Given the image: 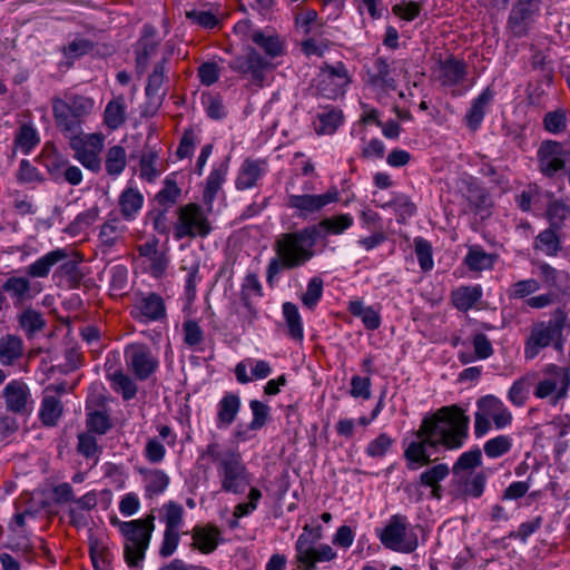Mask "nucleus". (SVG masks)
<instances>
[{"instance_id": "obj_25", "label": "nucleus", "mask_w": 570, "mask_h": 570, "mask_svg": "<svg viewBox=\"0 0 570 570\" xmlns=\"http://www.w3.org/2000/svg\"><path fill=\"white\" fill-rule=\"evenodd\" d=\"M68 256L69 255L65 248H56L28 265L26 273L32 278H45L50 274V271L55 265L67 259Z\"/></svg>"}, {"instance_id": "obj_5", "label": "nucleus", "mask_w": 570, "mask_h": 570, "mask_svg": "<svg viewBox=\"0 0 570 570\" xmlns=\"http://www.w3.org/2000/svg\"><path fill=\"white\" fill-rule=\"evenodd\" d=\"M474 414V434L482 438L491 430V421L495 429L502 430L512 423V414L504 403L494 395H485L476 401Z\"/></svg>"}, {"instance_id": "obj_61", "label": "nucleus", "mask_w": 570, "mask_h": 570, "mask_svg": "<svg viewBox=\"0 0 570 570\" xmlns=\"http://www.w3.org/2000/svg\"><path fill=\"white\" fill-rule=\"evenodd\" d=\"M166 530H178L183 522L184 508L181 504L169 501L163 507Z\"/></svg>"}, {"instance_id": "obj_30", "label": "nucleus", "mask_w": 570, "mask_h": 570, "mask_svg": "<svg viewBox=\"0 0 570 570\" xmlns=\"http://www.w3.org/2000/svg\"><path fill=\"white\" fill-rule=\"evenodd\" d=\"M249 38L272 59L284 55V42L275 33H265L262 30H254Z\"/></svg>"}, {"instance_id": "obj_53", "label": "nucleus", "mask_w": 570, "mask_h": 570, "mask_svg": "<svg viewBox=\"0 0 570 570\" xmlns=\"http://www.w3.org/2000/svg\"><path fill=\"white\" fill-rule=\"evenodd\" d=\"M511 448L512 439L503 434L488 440L483 445L484 453L490 459H497L507 454Z\"/></svg>"}, {"instance_id": "obj_32", "label": "nucleus", "mask_w": 570, "mask_h": 570, "mask_svg": "<svg viewBox=\"0 0 570 570\" xmlns=\"http://www.w3.org/2000/svg\"><path fill=\"white\" fill-rule=\"evenodd\" d=\"M23 355V341L21 337L7 334L0 337V362L3 365H12Z\"/></svg>"}, {"instance_id": "obj_47", "label": "nucleus", "mask_w": 570, "mask_h": 570, "mask_svg": "<svg viewBox=\"0 0 570 570\" xmlns=\"http://www.w3.org/2000/svg\"><path fill=\"white\" fill-rule=\"evenodd\" d=\"M228 171L227 160L222 163L218 167L214 168L206 181V187L204 190V200L206 203L212 202L217 195L218 190L222 187V184L225 180L226 174Z\"/></svg>"}, {"instance_id": "obj_36", "label": "nucleus", "mask_w": 570, "mask_h": 570, "mask_svg": "<svg viewBox=\"0 0 570 570\" xmlns=\"http://www.w3.org/2000/svg\"><path fill=\"white\" fill-rule=\"evenodd\" d=\"M145 481L146 495L153 498L163 493L169 485L170 479L163 470H141Z\"/></svg>"}, {"instance_id": "obj_62", "label": "nucleus", "mask_w": 570, "mask_h": 570, "mask_svg": "<svg viewBox=\"0 0 570 570\" xmlns=\"http://www.w3.org/2000/svg\"><path fill=\"white\" fill-rule=\"evenodd\" d=\"M544 129L558 135L567 129V112L564 109L549 111L543 117Z\"/></svg>"}, {"instance_id": "obj_57", "label": "nucleus", "mask_w": 570, "mask_h": 570, "mask_svg": "<svg viewBox=\"0 0 570 570\" xmlns=\"http://www.w3.org/2000/svg\"><path fill=\"white\" fill-rule=\"evenodd\" d=\"M202 102L205 107L206 114L210 119L220 120L226 117V108L220 95L207 94L203 95Z\"/></svg>"}, {"instance_id": "obj_52", "label": "nucleus", "mask_w": 570, "mask_h": 570, "mask_svg": "<svg viewBox=\"0 0 570 570\" xmlns=\"http://www.w3.org/2000/svg\"><path fill=\"white\" fill-rule=\"evenodd\" d=\"M344 87V85L335 81L332 76L321 69V72L317 76L316 89L323 97L335 99L337 96L343 94Z\"/></svg>"}, {"instance_id": "obj_23", "label": "nucleus", "mask_w": 570, "mask_h": 570, "mask_svg": "<svg viewBox=\"0 0 570 570\" xmlns=\"http://www.w3.org/2000/svg\"><path fill=\"white\" fill-rule=\"evenodd\" d=\"M220 535V530L214 524L196 525L191 531V548L204 554H209L217 549Z\"/></svg>"}, {"instance_id": "obj_63", "label": "nucleus", "mask_w": 570, "mask_h": 570, "mask_svg": "<svg viewBox=\"0 0 570 570\" xmlns=\"http://www.w3.org/2000/svg\"><path fill=\"white\" fill-rule=\"evenodd\" d=\"M382 207H392L399 216V223H404L407 217L413 216L416 212V206L406 196H399L383 204Z\"/></svg>"}, {"instance_id": "obj_29", "label": "nucleus", "mask_w": 570, "mask_h": 570, "mask_svg": "<svg viewBox=\"0 0 570 570\" xmlns=\"http://www.w3.org/2000/svg\"><path fill=\"white\" fill-rule=\"evenodd\" d=\"M493 98V92L490 88L484 89L471 104V108L465 115V124L471 130H476L484 118L485 110Z\"/></svg>"}, {"instance_id": "obj_9", "label": "nucleus", "mask_w": 570, "mask_h": 570, "mask_svg": "<svg viewBox=\"0 0 570 570\" xmlns=\"http://www.w3.org/2000/svg\"><path fill=\"white\" fill-rule=\"evenodd\" d=\"M228 67L239 76L247 77L252 85L263 87L265 72L272 67V63L254 47L248 46L242 55L229 60Z\"/></svg>"}, {"instance_id": "obj_24", "label": "nucleus", "mask_w": 570, "mask_h": 570, "mask_svg": "<svg viewBox=\"0 0 570 570\" xmlns=\"http://www.w3.org/2000/svg\"><path fill=\"white\" fill-rule=\"evenodd\" d=\"M240 406L242 401L239 395L233 392H226L217 403V428H229L235 422Z\"/></svg>"}, {"instance_id": "obj_19", "label": "nucleus", "mask_w": 570, "mask_h": 570, "mask_svg": "<svg viewBox=\"0 0 570 570\" xmlns=\"http://www.w3.org/2000/svg\"><path fill=\"white\" fill-rule=\"evenodd\" d=\"M166 63L167 58L164 57L154 66L153 72L148 76L145 92L148 99V106L154 109L153 112L159 108L166 95V92H160L163 85L168 80L166 76Z\"/></svg>"}, {"instance_id": "obj_59", "label": "nucleus", "mask_w": 570, "mask_h": 570, "mask_svg": "<svg viewBox=\"0 0 570 570\" xmlns=\"http://www.w3.org/2000/svg\"><path fill=\"white\" fill-rule=\"evenodd\" d=\"M415 255L422 271L429 272L433 268L432 246L422 237L414 239Z\"/></svg>"}, {"instance_id": "obj_28", "label": "nucleus", "mask_w": 570, "mask_h": 570, "mask_svg": "<svg viewBox=\"0 0 570 570\" xmlns=\"http://www.w3.org/2000/svg\"><path fill=\"white\" fill-rule=\"evenodd\" d=\"M1 287L4 293L10 295L14 306H20L26 301L32 298L31 283L28 277L10 276L3 282Z\"/></svg>"}, {"instance_id": "obj_4", "label": "nucleus", "mask_w": 570, "mask_h": 570, "mask_svg": "<svg viewBox=\"0 0 570 570\" xmlns=\"http://www.w3.org/2000/svg\"><path fill=\"white\" fill-rule=\"evenodd\" d=\"M52 115L60 132H78L83 119L92 112L95 101L86 96L66 92L51 99Z\"/></svg>"}, {"instance_id": "obj_8", "label": "nucleus", "mask_w": 570, "mask_h": 570, "mask_svg": "<svg viewBox=\"0 0 570 570\" xmlns=\"http://www.w3.org/2000/svg\"><path fill=\"white\" fill-rule=\"evenodd\" d=\"M407 517L394 514L382 530L380 540L382 544L390 550L411 553L417 548L419 541L416 534L407 533Z\"/></svg>"}, {"instance_id": "obj_60", "label": "nucleus", "mask_w": 570, "mask_h": 570, "mask_svg": "<svg viewBox=\"0 0 570 570\" xmlns=\"http://www.w3.org/2000/svg\"><path fill=\"white\" fill-rule=\"evenodd\" d=\"M570 213V207L563 203L562 200H552L548 205L547 216L550 223V226L553 228H561L564 219L568 217Z\"/></svg>"}, {"instance_id": "obj_11", "label": "nucleus", "mask_w": 570, "mask_h": 570, "mask_svg": "<svg viewBox=\"0 0 570 570\" xmlns=\"http://www.w3.org/2000/svg\"><path fill=\"white\" fill-rule=\"evenodd\" d=\"M568 154L570 150L564 149L559 141H542L537 153L539 171L548 178L554 177L559 171L566 169Z\"/></svg>"}, {"instance_id": "obj_58", "label": "nucleus", "mask_w": 570, "mask_h": 570, "mask_svg": "<svg viewBox=\"0 0 570 570\" xmlns=\"http://www.w3.org/2000/svg\"><path fill=\"white\" fill-rule=\"evenodd\" d=\"M77 451L86 459H98V454L101 452L98 445L97 438L89 432H82L78 434Z\"/></svg>"}, {"instance_id": "obj_39", "label": "nucleus", "mask_w": 570, "mask_h": 570, "mask_svg": "<svg viewBox=\"0 0 570 570\" xmlns=\"http://www.w3.org/2000/svg\"><path fill=\"white\" fill-rule=\"evenodd\" d=\"M559 228L549 227L539 233L535 237L533 247L548 256H557L561 250V240L557 230Z\"/></svg>"}, {"instance_id": "obj_26", "label": "nucleus", "mask_w": 570, "mask_h": 570, "mask_svg": "<svg viewBox=\"0 0 570 570\" xmlns=\"http://www.w3.org/2000/svg\"><path fill=\"white\" fill-rule=\"evenodd\" d=\"M368 83L373 87H379L383 90H395L396 81L391 76L390 63L386 58L377 57L372 69L367 71Z\"/></svg>"}, {"instance_id": "obj_2", "label": "nucleus", "mask_w": 570, "mask_h": 570, "mask_svg": "<svg viewBox=\"0 0 570 570\" xmlns=\"http://www.w3.org/2000/svg\"><path fill=\"white\" fill-rule=\"evenodd\" d=\"M314 229L308 226L278 235L273 244V256L266 267V282L273 287L279 274L305 266L315 256Z\"/></svg>"}, {"instance_id": "obj_7", "label": "nucleus", "mask_w": 570, "mask_h": 570, "mask_svg": "<svg viewBox=\"0 0 570 570\" xmlns=\"http://www.w3.org/2000/svg\"><path fill=\"white\" fill-rule=\"evenodd\" d=\"M210 232V223L199 204L188 203L177 209V222L174 225L176 240L206 237Z\"/></svg>"}, {"instance_id": "obj_49", "label": "nucleus", "mask_w": 570, "mask_h": 570, "mask_svg": "<svg viewBox=\"0 0 570 570\" xmlns=\"http://www.w3.org/2000/svg\"><path fill=\"white\" fill-rule=\"evenodd\" d=\"M89 554L95 570H109L107 567L110 566L114 554L102 542L91 540Z\"/></svg>"}, {"instance_id": "obj_33", "label": "nucleus", "mask_w": 570, "mask_h": 570, "mask_svg": "<svg viewBox=\"0 0 570 570\" xmlns=\"http://www.w3.org/2000/svg\"><path fill=\"white\" fill-rule=\"evenodd\" d=\"M264 175V169L257 160L246 159L235 181L238 190H245L254 187L259 178Z\"/></svg>"}, {"instance_id": "obj_64", "label": "nucleus", "mask_w": 570, "mask_h": 570, "mask_svg": "<svg viewBox=\"0 0 570 570\" xmlns=\"http://www.w3.org/2000/svg\"><path fill=\"white\" fill-rule=\"evenodd\" d=\"M186 18L204 29H215L219 26V18L212 11L193 9L186 11Z\"/></svg>"}, {"instance_id": "obj_56", "label": "nucleus", "mask_w": 570, "mask_h": 570, "mask_svg": "<svg viewBox=\"0 0 570 570\" xmlns=\"http://www.w3.org/2000/svg\"><path fill=\"white\" fill-rule=\"evenodd\" d=\"M249 409L252 411L253 419L248 424V429L252 431L261 430L271 419V407L258 400H252L249 402Z\"/></svg>"}, {"instance_id": "obj_40", "label": "nucleus", "mask_w": 570, "mask_h": 570, "mask_svg": "<svg viewBox=\"0 0 570 570\" xmlns=\"http://www.w3.org/2000/svg\"><path fill=\"white\" fill-rule=\"evenodd\" d=\"M106 126L112 130L119 128L126 121V104L124 96L110 100L104 112Z\"/></svg>"}, {"instance_id": "obj_45", "label": "nucleus", "mask_w": 570, "mask_h": 570, "mask_svg": "<svg viewBox=\"0 0 570 570\" xmlns=\"http://www.w3.org/2000/svg\"><path fill=\"white\" fill-rule=\"evenodd\" d=\"M283 315L288 327L289 336L295 341H302L304 337V330L297 306L291 302L284 303Z\"/></svg>"}, {"instance_id": "obj_46", "label": "nucleus", "mask_w": 570, "mask_h": 570, "mask_svg": "<svg viewBox=\"0 0 570 570\" xmlns=\"http://www.w3.org/2000/svg\"><path fill=\"white\" fill-rule=\"evenodd\" d=\"M108 377L111 381L112 389L120 393L125 401H129L136 396L138 387L128 374L121 371H115L108 374Z\"/></svg>"}, {"instance_id": "obj_27", "label": "nucleus", "mask_w": 570, "mask_h": 570, "mask_svg": "<svg viewBox=\"0 0 570 570\" xmlns=\"http://www.w3.org/2000/svg\"><path fill=\"white\" fill-rule=\"evenodd\" d=\"M539 277L551 289L564 293L570 288V275L566 271H560L548 263L538 264Z\"/></svg>"}, {"instance_id": "obj_13", "label": "nucleus", "mask_w": 570, "mask_h": 570, "mask_svg": "<svg viewBox=\"0 0 570 570\" xmlns=\"http://www.w3.org/2000/svg\"><path fill=\"white\" fill-rule=\"evenodd\" d=\"M541 0H518L508 17L507 27L510 32L522 38L529 33L534 18L539 14Z\"/></svg>"}, {"instance_id": "obj_17", "label": "nucleus", "mask_w": 570, "mask_h": 570, "mask_svg": "<svg viewBox=\"0 0 570 570\" xmlns=\"http://www.w3.org/2000/svg\"><path fill=\"white\" fill-rule=\"evenodd\" d=\"M2 394L7 411L19 415H27L31 412L30 390L24 382L19 380L9 382Z\"/></svg>"}, {"instance_id": "obj_41", "label": "nucleus", "mask_w": 570, "mask_h": 570, "mask_svg": "<svg viewBox=\"0 0 570 570\" xmlns=\"http://www.w3.org/2000/svg\"><path fill=\"white\" fill-rule=\"evenodd\" d=\"M159 42L155 39L140 38L135 46L136 71L141 76L148 65L150 57L156 52Z\"/></svg>"}, {"instance_id": "obj_35", "label": "nucleus", "mask_w": 570, "mask_h": 570, "mask_svg": "<svg viewBox=\"0 0 570 570\" xmlns=\"http://www.w3.org/2000/svg\"><path fill=\"white\" fill-rule=\"evenodd\" d=\"M482 297V289L479 285L461 286L452 292L453 305L461 312H468Z\"/></svg>"}, {"instance_id": "obj_55", "label": "nucleus", "mask_w": 570, "mask_h": 570, "mask_svg": "<svg viewBox=\"0 0 570 570\" xmlns=\"http://www.w3.org/2000/svg\"><path fill=\"white\" fill-rule=\"evenodd\" d=\"M465 265L470 271H484L492 267L493 261L491 255L480 247H472L465 256Z\"/></svg>"}, {"instance_id": "obj_31", "label": "nucleus", "mask_w": 570, "mask_h": 570, "mask_svg": "<svg viewBox=\"0 0 570 570\" xmlns=\"http://www.w3.org/2000/svg\"><path fill=\"white\" fill-rule=\"evenodd\" d=\"M118 205L122 217L132 220L144 205V196L139 190L128 187L120 194Z\"/></svg>"}, {"instance_id": "obj_14", "label": "nucleus", "mask_w": 570, "mask_h": 570, "mask_svg": "<svg viewBox=\"0 0 570 570\" xmlns=\"http://www.w3.org/2000/svg\"><path fill=\"white\" fill-rule=\"evenodd\" d=\"M548 377L540 381L535 387L534 395L539 399H544L554 395V403L566 397L569 385L570 375L568 371L558 365L551 364L547 368Z\"/></svg>"}, {"instance_id": "obj_37", "label": "nucleus", "mask_w": 570, "mask_h": 570, "mask_svg": "<svg viewBox=\"0 0 570 570\" xmlns=\"http://www.w3.org/2000/svg\"><path fill=\"white\" fill-rule=\"evenodd\" d=\"M461 494L465 498H480L485 488L487 476L483 472L456 476Z\"/></svg>"}, {"instance_id": "obj_43", "label": "nucleus", "mask_w": 570, "mask_h": 570, "mask_svg": "<svg viewBox=\"0 0 570 570\" xmlns=\"http://www.w3.org/2000/svg\"><path fill=\"white\" fill-rule=\"evenodd\" d=\"M482 464V452L479 448L463 452L452 466L454 476L466 475Z\"/></svg>"}, {"instance_id": "obj_34", "label": "nucleus", "mask_w": 570, "mask_h": 570, "mask_svg": "<svg viewBox=\"0 0 570 570\" xmlns=\"http://www.w3.org/2000/svg\"><path fill=\"white\" fill-rule=\"evenodd\" d=\"M90 153L78 157V161L87 169L92 173H99L101 169V159L99 157L104 148V136L102 134H89Z\"/></svg>"}, {"instance_id": "obj_54", "label": "nucleus", "mask_w": 570, "mask_h": 570, "mask_svg": "<svg viewBox=\"0 0 570 570\" xmlns=\"http://www.w3.org/2000/svg\"><path fill=\"white\" fill-rule=\"evenodd\" d=\"M95 46V42L89 39L76 37L71 42L65 46L61 51L65 58L75 60L91 52Z\"/></svg>"}, {"instance_id": "obj_48", "label": "nucleus", "mask_w": 570, "mask_h": 570, "mask_svg": "<svg viewBox=\"0 0 570 570\" xmlns=\"http://www.w3.org/2000/svg\"><path fill=\"white\" fill-rule=\"evenodd\" d=\"M181 195V189L177 186V183L167 177L164 181V187L156 194L155 200L161 207V209L171 208Z\"/></svg>"}, {"instance_id": "obj_10", "label": "nucleus", "mask_w": 570, "mask_h": 570, "mask_svg": "<svg viewBox=\"0 0 570 570\" xmlns=\"http://www.w3.org/2000/svg\"><path fill=\"white\" fill-rule=\"evenodd\" d=\"M127 370L139 381L150 379L159 367V361L145 343H131L124 351Z\"/></svg>"}, {"instance_id": "obj_22", "label": "nucleus", "mask_w": 570, "mask_h": 570, "mask_svg": "<svg viewBox=\"0 0 570 570\" xmlns=\"http://www.w3.org/2000/svg\"><path fill=\"white\" fill-rule=\"evenodd\" d=\"M354 224V218L351 214H338L335 216L326 217L320 220L318 224L308 226L314 229V237L318 239L326 238L330 235H341Z\"/></svg>"}, {"instance_id": "obj_18", "label": "nucleus", "mask_w": 570, "mask_h": 570, "mask_svg": "<svg viewBox=\"0 0 570 570\" xmlns=\"http://www.w3.org/2000/svg\"><path fill=\"white\" fill-rule=\"evenodd\" d=\"M434 72L442 86H456L466 77V63L451 55L438 61Z\"/></svg>"}, {"instance_id": "obj_6", "label": "nucleus", "mask_w": 570, "mask_h": 570, "mask_svg": "<svg viewBox=\"0 0 570 570\" xmlns=\"http://www.w3.org/2000/svg\"><path fill=\"white\" fill-rule=\"evenodd\" d=\"M567 325L568 314L561 307L553 311L549 321L535 324L531 330L530 336L525 341V358L533 360L538 356L542 348L551 345L560 330H564Z\"/></svg>"}, {"instance_id": "obj_42", "label": "nucleus", "mask_w": 570, "mask_h": 570, "mask_svg": "<svg viewBox=\"0 0 570 570\" xmlns=\"http://www.w3.org/2000/svg\"><path fill=\"white\" fill-rule=\"evenodd\" d=\"M18 324L24 331L27 337L31 338L37 332L42 331L46 321L40 312L28 307L18 315Z\"/></svg>"}, {"instance_id": "obj_16", "label": "nucleus", "mask_w": 570, "mask_h": 570, "mask_svg": "<svg viewBox=\"0 0 570 570\" xmlns=\"http://www.w3.org/2000/svg\"><path fill=\"white\" fill-rule=\"evenodd\" d=\"M130 314L140 323L161 322L167 317V308L164 298L150 292L136 302Z\"/></svg>"}, {"instance_id": "obj_38", "label": "nucleus", "mask_w": 570, "mask_h": 570, "mask_svg": "<svg viewBox=\"0 0 570 570\" xmlns=\"http://www.w3.org/2000/svg\"><path fill=\"white\" fill-rule=\"evenodd\" d=\"M63 412L61 401L53 395H45L41 402L39 417L43 425L56 426Z\"/></svg>"}, {"instance_id": "obj_20", "label": "nucleus", "mask_w": 570, "mask_h": 570, "mask_svg": "<svg viewBox=\"0 0 570 570\" xmlns=\"http://www.w3.org/2000/svg\"><path fill=\"white\" fill-rule=\"evenodd\" d=\"M450 474V468L445 463L435 464L424 470L416 483L407 485L405 491H410L411 487L422 485L431 489V498L441 500L443 497V488L441 482Z\"/></svg>"}, {"instance_id": "obj_12", "label": "nucleus", "mask_w": 570, "mask_h": 570, "mask_svg": "<svg viewBox=\"0 0 570 570\" xmlns=\"http://www.w3.org/2000/svg\"><path fill=\"white\" fill-rule=\"evenodd\" d=\"M217 472L222 489L225 492L235 494L243 493L249 484L248 471L243 463L239 452L223 465L218 466Z\"/></svg>"}, {"instance_id": "obj_51", "label": "nucleus", "mask_w": 570, "mask_h": 570, "mask_svg": "<svg viewBox=\"0 0 570 570\" xmlns=\"http://www.w3.org/2000/svg\"><path fill=\"white\" fill-rule=\"evenodd\" d=\"M86 425L89 433L99 435L106 434L111 428L112 423L109 414L106 411H92L87 414Z\"/></svg>"}, {"instance_id": "obj_1", "label": "nucleus", "mask_w": 570, "mask_h": 570, "mask_svg": "<svg viewBox=\"0 0 570 570\" xmlns=\"http://www.w3.org/2000/svg\"><path fill=\"white\" fill-rule=\"evenodd\" d=\"M470 419L459 405L442 406L425 416L412 441L404 450L409 470H417L433 462L428 448L454 451L461 449L469 438Z\"/></svg>"}, {"instance_id": "obj_44", "label": "nucleus", "mask_w": 570, "mask_h": 570, "mask_svg": "<svg viewBox=\"0 0 570 570\" xmlns=\"http://www.w3.org/2000/svg\"><path fill=\"white\" fill-rule=\"evenodd\" d=\"M127 156L122 146H112L107 150L105 159V168L109 176L117 177L126 168Z\"/></svg>"}, {"instance_id": "obj_15", "label": "nucleus", "mask_w": 570, "mask_h": 570, "mask_svg": "<svg viewBox=\"0 0 570 570\" xmlns=\"http://www.w3.org/2000/svg\"><path fill=\"white\" fill-rule=\"evenodd\" d=\"M340 200V191L336 187H331L321 195L303 194L291 195L288 197V207L298 210L299 217H307L311 214L322 210L325 206Z\"/></svg>"}, {"instance_id": "obj_3", "label": "nucleus", "mask_w": 570, "mask_h": 570, "mask_svg": "<svg viewBox=\"0 0 570 570\" xmlns=\"http://www.w3.org/2000/svg\"><path fill=\"white\" fill-rule=\"evenodd\" d=\"M154 521L155 517L153 514L131 521H120L117 518L111 519V523L118 525L120 533L125 538L124 558L129 568H139L141 566L155 529Z\"/></svg>"}, {"instance_id": "obj_21", "label": "nucleus", "mask_w": 570, "mask_h": 570, "mask_svg": "<svg viewBox=\"0 0 570 570\" xmlns=\"http://www.w3.org/2000/svg\"><path fill=\"white\" fill-rule=\"evenodd\" d=\"M304 542L302 539L295 543V558L299 566L307 567V570H315L317 562L331 561L336 557V552L328 544L307 550L304 548Z\"/></svg>"}, {"instance_id": "obj_50", "label": "nucleus", "mask_w": 570, "mask_h": 570, "mask_svg": "<svg viewBox=\"0 0 570 570\" xmlns=\"http://www.w3.org/2000/svg\"><path fill=\"white\" fill-rule=\"evenodd\" d=\"M466 199L478 212L485 209L491 205L489 193L473 179L468 183Z\"/></svg>"}]
</instances>
